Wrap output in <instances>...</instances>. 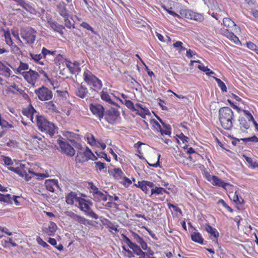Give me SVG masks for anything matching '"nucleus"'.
<instances>
[{
    "label": "nucleus",
    "mask_w": 258,
    "mask_h": 258,
    "mask_svg": "<svg viewBox=\"0 0 258 258\" xmlns=\"http://www.w3.org/2000/svg\"><path fill=\"white\" fill-rule=\"evenodd\" d=\"M234 113L228 107H223L219 110V118L222 126L226 130H230L233 126Z\"/></svg>",
    "instance_id": "obj_1"
},
{
    "label": "nucleus",
    "mask_w": 258,
    "mask_h": 258,
    "mask_svg": "<svg viewBox=\"0 0 258 258\" xmlns=\"http://www.w3.org/2000/svg\"><path fill=\"white\" fill-rule=\"evenodd\" d=\"M36 123L38 129L42 132H45L50 137L55 133L56 126L54 124L47 120L43 115H36Z\"/></svg>",
    "instance_id": "obj_2"
},
{
    "label": "nucleus",
    "mask_w": 258,
    "mask_h": 258,
    "mask_svg": "<svg viewBox=\"0 0 258 258\" xmlns=\"http://www.w3.org/2000/svg\"><path fill=\"white\" fill-rule=\"evenodd\" d=\"M34 92L37 95L39 99L41 101L50 100L53 96L52 91L44 86L36 89Z\"/></svg>",
    "instance_id": "obj_3"
},
{
    "label": "nucleus",
    "mask_w": 258,
    "mask_h": 258,
    "mask_svg": "<svg viewBox=\"0 0 258 258\" xmlns=\"http://www.w3.org/2000/svg\"><path fill=\"white\" fill-rule=\"evenodd\" d=\"M119 112L114 108H111L105 111V119L110 124H114L119 116Z\"/></svg>",
    "instance_id": "obj_4"
},
{
    "label": "nucleus",
    "mask_w": 258,
    "mask_h": 258,
    "mask_svg": "<svg viewBox=\"0 0 258 258\" xmlns=\"http://www.w3.org/2000/svg\"><path fill=\"white\" fill-rule=\"evenodd\" d=\"M57 142L60 147L61 152L62 153L70 157L74 156L75 154V150L70 144L59 139L57 140Z\"/></svg>",
    "instance_id": "obj_5"
},
{
    "label": "nucleus",
    "mask_w": 258,
    "mask_h": 258,
    "mask_svg": "<svg viewBox=\"0 0 258 258\" xmlns=\"http://www.w3.org/2000/svg\"><path fill=\"white\" fill-rule=\"evenodd\" d=\"M36 31L34 29L28 27L21 33L22 37L27 40L28 43H33L36 38Z\"/></svg>",
    "instance_id": "obj_6"
},
{
    "label": "nucleus",
    "mask_w": 258,
    "mask_h": 258,
    "mask_svg": "<svg viewBox=\"0 0 258 258\" xmlns=\"http://www.w3.org/2000/svg\"><path fill=\"white\" fill-rule=\"evenodd\" d=\"M180 15L184 16L187 19L198 22H202L204 20V17L202 14L195 13L189 10H185L181 11Z\"/></svg>",
    "instance_id": "obj_7"
},
{
    "label": "nucleus",
    "mask_w": 258,
    "mask_h": 258,
    "mask_svg": "<svg viewBox=\"0 0 258 258\" xmlns=\"http://www.w3.org/2000/svg\"><path fill=\"white\" fill-rule=\"evenodd\" d=\"M22 75L28 83L34 86L36 80L39 77V75L36 71L30 70L28 72H23Z\"/></svg>",
    "instance_id": "obj_8"
},
{
    "label": "nucleus",
    "mask_w": 258,
    "mask_h": 258,
    "mask_svg": "<svg viewBox=\"0 0 258 258\" xmlns=\"http://www.w3.org/2000/svg\"><path fill=\"white\" fill-rule=\"evenodd\" d=\"M90 109L92 113L97 116L100 120L103 117L105 110L102 105L99 104H90Z\"/></svg>",
    "instance_id": "obj_9"
},
{
    "label": "nucleus",
    "mask_w": 258,
    "mask_h": 258,
    "mask_svg": "<svg viewBox=\"0 0 258 258\" xmlns=\"http://www.w3.org/2000/svg\"><path fill=\"white\" fill-rule=\"evenodd\" d=\"M45 185L46 188L52 192H54L55 191L54 187L59 188V186L58 184V181L56 179H47L45 181Z\"/></svg>",
    "instance_id": "obj_10"
},
{
    "label": "nucleus",
    "mask_w": 258,
    "mask_h": 258,
    "mask_svg": "<svg viewBox=\"0 0 258 258\" xmlns=\"http://www.w3.org/2000/svg\"><path fill=\"white\" fill-rule=\"evenodd\" d=\"M84 80L87 83L88 85H91L93 81L96 80L97 77L93 75L90 71L87 70L84 72Z\"/></svg>",
    "instance_id": "obj_11"
},
{
    "label": "nucleus",
    "mask_w": 258,
    "mask_h": 258,
    "mask_svg": "<svg viewBox=\"0 0 258 258\" xmlns=\"http://www.w3.org/2000/svg\"><path fill=\"white\" fill-rule=\"evenodd\" d=\"M88 93L87 88L82 84L78 87L76 91V95L81 98H85Z\"/></svg>",
    "instance_id": "obj_12"
},
{
    "label": "nucleus",
    "mask_w": 258,
    "mask_h": 258,
    "mask_svg": "<svg viewBox=\"0 0 258 258\" xmlns=\"http://www.w3.org/2000/svg\"><path fill=\"white\" fill-rule=\"evenodd\" d=\"M48 23L50 25L51 28L55 31L57 32L60 34H63L62 29H64V27L62 25L58 24L57 22L52 21H48Z\"/></svg>",
    "instance_id": "obj_13"
},
{
    "label": "nucleus",
    "mask_w": 258,
    "mask_h": 258,
    "mask_svg": "<svg viewBox=\"0 0 258 258\" xmlns=\"http://www.w3.org/2000/svg\"><path fill=\"white\" fill-rule=\"evenodd\" d=\"M205 230L211 236H213L215 238H217L219 236V232L216 230V229L212 227L211 226H210L209 224H206L205 225ZM216 243H218V240L217 239H216Z\"/></svg>",
    "instance_id": "obj_14"
},
{
    "label": "nucleus",
    "mask_w": 258,
    "mask_h": 258,
    "mask_svg": "<svg viewBox=\"0 0 258 258\" xmlns=\"http://www.w3.org/2000/svg\"><path fill=\"white\" fill-rule=\"evenodd\" d=\"M130 248L133 250L135 254L138 255H140V257H145V256L148 255L147 253L144 252L141 249L140 247L136 243H134L133 245L130 246Z\"/></svg>",
    "instance_id": "obj_15"
},
{
    "label": "nucleus",
    "mask_w": 258,
    "mask_h": 258,
    "mask_svg": "<svg viewBox=\"0 0 258 258\" xmlns=\"http://www.w3.org/2000/svg\"><path fill=\"white\" fill-rule=\"evenodd\" d=\"M212 184L216 186L222 187L225 188L226 185H229V183L224 182L221 179L215 175L212 176Z\"/></svg>",
    "instance_id": "obj_16"
},
{
    "label": "nucleus",
    "mask_w": 258,
    "mask_h": 258,
    "mask_svg": "<svg viewBox=\"0 0 258 258\" xmlns=\"http://www.w3.org/2000/svg\"><path fill=\"white\" fill-rule=\"evenodd\" d=\"M57 226L53 222H50L48 228H45L44 231L48 235H53L56 230Z\"/></svg>",
    "instance_id": "obj_17"
},
{
    "label": "nucleus",
    "mask_w": 258,
    "mask_h": 258,
    "mask_svg": "<svg viewBox=\"0 0 258 258\" xmlns=\"http://www.w3.org/2000/svg\"><path fill=\"white\" fill-rule=\"evenodd\" d=\"M84 205L85 209L84 213H85L87 215L95 219L99 218L98 216L92 211L91 207L87 203Z\"/></svg>",
    "instance_id": "obj_18"
},
{
    "label": "nucleus",
    "mask_w": 258,
    "mask_h": 258,
    "mask_svg": "<svg viewBox=\"0 0 258 258\" xmlns=\"http://www.w3.org/2000/svg\"><path fill=\"white\" fill-rule=\"evenodd\" d=\"M191 239L195 242L200 244L204 243V239L199 232H193L191 234Z\"/></svg>",
    "instance_id": "obj_19"
},
{
    "label": "nucleus",
    "mask_w": 258,
    "mask_h": 258,
    "mask_svg": "<svg viewBox=\"0 0 258 258\" xmlns=\"http://www.w3.org/2000/svg\"><path fill=\"white\" fill-rule=\"evenodd\" d=\"M58 12L60 15L63 18L69 16L68 11L67 10L64 3H60L58 6Z\"/></svg>",
    "instance_id": "obj_20"
},
{
    "label": "nucleus",
    "mask_w": 258,
    "mask_h": 258,
    "mask_svg": "<svg viewBox=\"0 0 258 258\" xmlns=\"http://www.w3.org/2000/svg\"><path fill=\"white\" fill-rule=\"evenodd\" d=\"M35 113H36V110L31 104H29L26 108L23 109L22 110L23 114L28 117H29L31 114H34Z\"/></svg>",
    "instance_id": "obj_21"
},
{
    "label": "nucleus",
    "mask_w": 258,
    "mask_h": 258,
    "mask_svg": "<svg viewBox=\"0 0 258 258\" xmlns=\"http://www.w3.org/2000/svg\"><path fill=\"white\" fill-rule=\"evenodd\" d=\"M101 98L102 100L105 101L106 102L109 103V104H113L114 105H116L117 107H119L118 104L114 102H113L110 98V96L109 94L103 91L101 92Z\"/></svg>",
    "instance_id": "obj_22"
},
{
    "label": "nucleus",
    "mask_w": 258,
    "mask_h": 258,
    "mask_svg": "<svg viewBox=\"0 0 258 258\" xmlns=\"http://www.w3.org/2000/svg\"><path fill=\"white\" fill-rule=\"evenodd\" d=\"M0 202H3L8 204H13L10 194L3 195L0 193Z\"/></svg>",
    "instance_id": "obj_23"
},
{
    "label": "nucleus",
    "mask_w": 258,
    "mask_h": 258,
    "mask_svg": "<svg viewBox=\"0 0 258 258\" xmlns=\"http://www.w3.org/2000/svg\"><path fill=\"white\" fill-rule=\"evenodd\" d=\"M77 194L75 192L71 191L66 197V202L69 205H73L74 202Z\"/></svg>",
    "instance_id": "obj_24"
},
{
    "label": "nucleus",
    "mask_w": 258,
    "mask_h": 258,
    "mask_svg": "<svg viewBox=\"0 0 258 258\" xmlns=\"http://www.w3.org/2000/svg\"><path fill=\"white\" fill-rule=\"evenodd\" d=\"M161 124L165 128L164 130L162 128L161 135L162 136L164 135H170L171 130V126L169 124L166 123L164 121H163Z\"/></svg>",
    "instance_id": "obj_25"
},
{
    "label": "nucleus",
    "mask_w": 258,
    "mask_h": 258,
    "mask_svg": "<svg viewBox=\"0 0 258 258\" xmlns=\"http://www.w3.org/2000/svg\"><path fill=\"white\" fill-rule=\"evenodd\" d=\"M93 200L96 202H99L101 200L106 201L107 200V196L100 191L93 197Z\"/></svg>",
    "instance_id": "obj_26"
},
{
    "label": "nucleus",
    "mask_w": 258,
    "mask_h": 258,
    "mask_svg": "<svg viewBox=\"0 0 258 258\" xmlns=\"http://www.w3.org/2000/svg\"><path fill=\"white\" fill-rule=\"evenodd\" d=\"M197 68L200 70L205 72L206 74L209 76H211L212 75L215 74L213 71H211L207 67H205L203 64H199Z\"/></svg>",
    "instance_id": "obj_27"
},
{
    "label": "nucleus",
    "mask_w": 258,
    "mask_h": 258,
    "mask_svg": "<svg viewBox=\"0 0 258 258\" xmlns=\"http://www.w3.org/2000/svg\"><path fill=\"white\" fill-rule=\"evenodd\" d=\"M223 23L224 25L227 28H230L234 26H236V25L234 23V22L232 20L228 18H224L223 20Z\"/></svg>",
    "instance_id": "obj_28"
},
{
    "label": "nucleus",
    "mask_w": 258,
    "mask_h": 258,
    "mask_svg": "<svg viewBox=\"0 0 258 258\" xmlns=\"http://www.w3.org/2000/svg\"><path fill=\"white\" fill-rule=\"evenodd\" d=\"M76 160L78 161L80 163L87 161V158L85 157V155L83 152H78L77 155L76 157Z\"/></svg>",
    "instance_id": "obj_29"
},
{
    "label": "nucleus",
    "mask_w": 258,
    "mask_h": 258,
    "mask_svg": "<svg viewBox=\"0 0 258 258\" xmlns=\"http://www.w3.org/2000/svg\"><path fill=\"white\" fill-rule=\"evenodd\" d=\"M4 36L6 39V42L9 45H12L13 44L12 39L11 37V34L9 31H6L4 30Z\"/></svg>",
    "instance_id": "obj_30"
},
{
    "label": "nucleus",
    "mask_w": 258,
    "mask_h": 258,
    "mask_svg": "<svg viewBox=\"0 0 258 258\" xmlns=\"http://www.w3.org/2000/svg\"><path fill=\"white\" fill-rule=\"evenodd\" d=\"M9 169L19 174L21 177H23L24 174H26V171H21L19 166L17 167H9Z\"/></svg>",
    "instance_id": "obj_31"
},
{
    "label": "nucleus",
    "mask_w": 258,
    "mask_h": 258,
    "mask_svg": "<svg viewBox=\"0 0 258 258\" xmlns=\"http://www.w3.org/2000/svg\"><path fill=\"white\" fill-rule=\"evenodd\" d=\"M123 174V172L119 168H114L113 169V176L117 179H120Z\"/></svg>",
    "instance_id": "obj_32"
},
{
    "label": "nucleus",
    "mask_w": 258,
    "mask_h": 258,
    "mask_svg": "<svg viewBox=\"0 0 258 258\" xmlns=\"http://www.w3.org/2000/svg\"><path fill=\"white\" fill-rule=\"evenodd\" d=\"M238 121H239V123L241 125V126H242L244 128L247 130L249 128L250 125L248 123V122L244 117H239Z\"/></svg>",
    "instance_id": "obj_33"
},
{
    "label": "nucleus",
    "mask_w": 258,
    "mask_h": 258,
    "mask_svg": "<svg viewBox=\"0 0 258 258\" xmlns=\"http://www.w3.org/2000/svg\"><path fill=\"white\" fill-rule=\"evenodd\" d=\"M151 123L153 126L161 134L162 127L159 123L155 119H151Z\"/></svg>",
    "instance_id": "obj_34"
},
{
    "label": "nucleus",
    "mask_w": 258,
    "mask_h": 258,
    "mask_svg": "<svg viewBox=\"0 0 258 258\" xmlns=\"http://www.w3.org/2000/svg\"><path fill=\"white\" fill-rule=\"evenodd\" d=\"M120 101L122 102V103H124L125 105V106L130 109L133 111L136 110V109L135 108L134 104L132 101L125 100L124 102L121 100H120Z\"/></svg>",
    "instance_id": "obj_35"
},
{
    "label": "nucleus",
    "mask_w": 258,
    "mask_h": 258,
    "mask_svg": "<svg viewBox=\"0 0 258 258\" xmlns=\"http://www.w3.org/2000/svg\"><path fill=\"white\" fill-rule=\"evenodd\" d=\"M11 46V51L16 55H20L22 54V51L20 48L16 45H10Z\"/></svg>",
    "instance_id": "obj_36"
},
{
    "label": "nucleus",
    "mask_w": 258,
    "mask_h": 258,
    "mask_svg": "<svg viewBox=\"0 0 258 258\" xmlns=\"http://www.w3.org/2000/svg\"><path fill=\"white\" fill-rule=\"evenodd\" d=\"M91 85H92L94 87L96 88L97 89L100 90L102 87V83L101 80H100L98 78H97L96 80H94L93 81V83H91Z\"/></svg>",
    "instance_id": "obj_37"
},
{
    "label": "nucleus",
    "mask_w": 258,
    "mask_h": 258,
    "mask_svg": "<svg viewBox=\"0 0 258 258\" xmlns=\"http://www.w3.org/2000/svg\"><path fill=\"white\" fill-rule=\"evenodd\" d=\"M162 187H159L157 186H156L155 188H152L151 190V195L150 196L151 197L153 195H162Z\"/></svg>",
    "instance_id": "obj_38"
},
{
    "label": "nucleus",
    "mask_w": 258,
    "mask_h": 258,
    "mask_svg": "<svg viewBox=\"0 0 258 258\" xmlns=\"http://www.w3.org/2000/svg\"><path fill=\"white\" fill-rule=\"evenodd\" d=\"M81 26L82 27H84V28H85V29H87L88 30L91 31L93 33L96 34V32L94 31V30L93 29V28L89 24H88L87 22H83L81 24Z\"/></svg>",
    "instance_id": "obj_39"
},
{
    "label": "nucleus",
    "mask_w": 258,
    "mask_h": 258,
    "mask_svg": "<svg viewBox=\"0 0 258 258\" xmlns=\"http://www.w3.org/2000/svg\"><path fill=\"white\" fill-rule=\"evenodd\" d=\"M29 55L31 58L37 62H39V61L42 58V55L41 54H34L32 53H30Z\"/></svg>",
    "instance_id": "obj_40"
},
{
    "label": "nucleus",
    "mask_w": 258,
    "mask_h": 258,
    "mask_svg": "<svg viewBox=\"0 0 258 258\" xmlns=\"http://www.w3.org/2000/svg\"><path fill=\"white\" fill-rule=\"evenodd\" d=\"M28 69V64L22 62H20L19 67L17 69V72L20 73L22 70H26Z\"/></svg>",
    "instance_id": "obj_41"
},
{
    "label": "nucleus",
    "mask_w": 258,
    "mask_h": 258,
    "mask_svg": "<svg viewBox=\"0 0 258 258\" xmlns=\"http://www.w3.org/2000/svg\"><path fill=\"white\" fill-rule=\"evenodd\" d=\"M218 203L221 204L222 206L227 209V210L229 211L230 212L232 213L233 212V209L229 206H228L227 204L225 202V201L223 200H219L218 201Z\"/></svg>",
    "instance_id": "obj_42"
},
{
    "label": "nucleus",
    "mask_w": 258,
    "mask_h": 258,
    "mask_svg": "<svg viewBox=\"0 0 258 258\" xmlns=\"http://www.w3.org/2000/svg\"><path fill=\"white\" fill-rule=\"evenodd\" d=\"M91 137H87L88 143L91 146L95 145L96 144V140L94 136L92 135H90Z\"/></svg>",
    "instance_id": "obj_43"
},
{
    "label": "nucleus",
    "mask_w": 258,
    "mask_h": 258,
    "mask_svg": "<svg viewBox=\"0 0 258 258\" xmlns=\"http://www.w3.org/2000/svg\"><path fill=\"white\" fill-rule=\"evenodd\" d=\"M36 240L38 243L42 245L43 247L47 248L49 247V245L45 241H44L40 237H37Z\"/></svg>",
    "instance_id": "obj_44"
},
{
    "label": "nucleus",
    "mask_w": 258,
    "mask_h": 258,
    "mask_svg": "<svg viewBox=\"0 0 258 258\" xmlns=\"http://www.w3.org/2000/svg\"><path fill=\"white\" fill-rule=\"evenodd\" d=\"M3 161L5 164L7 165H12L13 164V162L11 158L9 157L3 156Z\"/></svg>",
    "instance_id": "obj_45"
},
{
    "label": "nucleus",
    "mask_w": 258,
    "mask_h": 258,
    "mask_svg": "<svg viewBox=\"0 0 258 258\" xmlns=\"http://www.w3.org/2000/svg\"><path fill=\"white\" fill-rule=\"evenodd\" d=\"M242 111L244 114L247 116L248 121H251L254 119L253 116L248 110H243Z\"/></svg>",
    "instance_id": "obj_46"
},
{
    "label": "nucleus",
    "mask_w": 258,
    "mask_h": 258,
    "mask_svg": "<svg viewBox=\"0 0 258 258\" xmlns=\"http://www.w3.org/2000/svg\"><path fill=\"white\" fill-rule=\"evenodd\" d=\"M90 185V188L93 190V196L94 197L100 191L98 190V188L95 186L92 182L89 183Z\"/></svg>",
    "instance_id": "obj_47"
},
{
    "label": "nucleus",
    "mask_w": 258,
    "mask_h": 258,
    "mask_svg": "<svg viewBox=\"0 0 258 258\" xmlns=\"http://www.w3.org/2000/svg\"><path fill=\"white\" fill-rule=\"evenodd\" d=\"M123 241L125 243H126L129 247L133 245L134 243L126 235L124 234L121 235Z\"/></svg>",
    "instance_id": "obj_48"
},
{
    "label": "nucleus",
    "mask_w": 258,
    "mask_h": 258,
    "mask_svg": "<svg viewBox=\"0 0 258 258\" xmlns=\"http://www.w3.org/2000/svg\"><path fill=\"white\" fill-rule=\"evenodd\" d=\"M0 125L2 126L3 128H6L9 125V122L3 119L1 117V115L0 114Z\"/></svg>",
    "instance_id": "obj_49"
},
{
    "label": "nucleus",
    "mask_w": 258,
    "mask_h": 258,
    "mask_svg": "<svg viewBox=\"0 0 258 258\" xmlns=\"http://www.w3.org/2000/svg\"><path fill=\"white\" fill-rule=\"evenodd\" d=\"M55 51H51L50 50H47L46 48L43 47L42 49V55L44 57H45L46 55L47 54H54Z\"/></svg>",
    "instance_id": "obj_50"
},
{
    "label": "nucleus",
    "mask_w": 258,
    "mask_h": 258,
    "mask_svg": "<svg viewBox=\"0 0 258 258\" xmlns=\"http://www.w3.org/2000/svg\"><path fill=\"white\" fill-rule=\"evenodd\" d=\"M132 235L134 239L139 243L143 239L142 237L135 232H133Z\"/></svg>",
    "instance_id": "obj_51"
},
{
    "label": "nucleus",
    "mask_w": 258,
    "mask_h": 258,
    "mask_svg": "<svg viewBox=\"0 0 258 258\" xmlns=\"http://www.w3.org/2000/svg\"><path fill=\"white\" fill-rule=\"evenodd\" d=\"M49 109H51L54 112H56V107L55 105L53 103L52 101H49L47 103Z\"/></svg>",
    "instance_id": "obj_52"
},
{
    "label": "nucleus",
    "mask_w": 258,
    "mask_h": 258,
    "mask_svg": "<svg viewBox=\"0 0 258 258\" xmlns=\"http://www.w3.org/2000/svg\"><path fill=\"white\" fill-rule=\"evenodd\" d=\"M94 164L99 168V170H101L105 167V164L100 161L95 162Z\"/></svg>",
    "instance_id": "obj_53"
},
{
    "label": "nucleus",
    "mask_w": 258,
    "mask_h": 258,
    "mask_svg": "<svg viewBox=\"0 0 258 258\" xmlns=\"http://www.w3.org/2000/svg\"><path fill=\"white\" fill-rule=\"evenodd\" d=\"M244 4L248 7L254 6L256 3V0H244Z\"/></svg>",
    "instance_id": "obj_54"
},
{
    "label": "nucleus",
    "mask_w": 258,
    "mask_h": 258,
    "mask_svg": "<svg viewBox=\"0 0 258 258\" xmlns=\"http://www.w3.org/2000/svg\"><path fill=\"white\" fill-rule=\"evenodd\" d=\"M223 34L226 36L228 38H229V39L232 37V36L234 34V33L232 32H230L227 29H226L225 30L223 31Z\"/></svg>",
    "instance_id": "obj_55"
},
{
    "label": "nucleus",
    "mask_w": 258,
    "mask_h": 258,
    "mask_svg": "<svg viewBox=\"0 0 258 258\" xmlns=\"http://www.w3.org/2000/svg\"><path fill=\"white\" fill-rule=\"evenodd\" d=\"M122 249L124 251H126L127 253V254L126 255L128 257H134L135 256L133 254V252L129 250L128 249H126L125 246H122Z\"/></svg>",
    "instance_id": "obj_56"
},
{
    "label": "nucleus",
    "mask_w": 258,
    "mask_h": 258,
    "mask_svg": "<svg viewBox=\"0 0 258 258\" xmlns=\"http://www.w3.org/2000/svg\"><path fill=\"white\" fill-rule=\"evenodd\" d=\"M71 141L73 145L75 146L76 149H78L79 150H82L83 149V147L80 143L77 142L75 140H71Z\"/></svg>",
    "instance_id": "obj_57"
},
{
    "label": "nucleus",
    "mask_w": 258,
    "mask_h": 258,
    "mask_svg": "<svg viewBox=\"0 0 258 258\" xmlns=\"http://www.w3.org/2000/svg\"><path fill=\"white\" fill-rule=\"evenodd\" d=\"M178 137L182 141L183 143L188 142L189 140L187 137L184 136L182 133H181L179 136H178Z\"/></svg>",
    "instance_id": "obj_58"
},
{
    "label": "nucleus",
    "mask_w": 258,
    "mask_h": 258,
    "mask_svg": "<svg viewBox=\"0 0 258 258\" xmlns=\"http://www.w3.org/2000/svg\"><path fill=\"white\" fill-rule=\"evenodd\" d=\"M98 156L103 158L107 162L110 161V158L107 157V154L105 152H101L99 154H97Z\"/></svg>",
    "instance_id": "obj_59"
},
{
    "label": "nucleus",
    "mask_w": 258,
    "mask_h": 258,
    "mask_svg": "<svg viewBox=\"0 0 258 258\" xmlns=\"http://www.w3.org/2000/svg\"><path fill=\"white\" fill-rule=\"evenodd\" d=\"M2 71H3L5 73V76L7 77H9L11 75V71L8 67H5V68H2Z\"/></svg>",
    "instance_id": "obj_60"
},
{
    "label": "nucleus",
    "mask_w": 258,
    "mask_h": 258,
    "mask_svg": "<svg viewBox=\"0 0 258 258\" xmlns=\"http://www.w3.org/2000/svg\"><path fill=\"white\" fill-rule=\"evenodd\" d=\"M71 62L70 60H67V62H66V66L69 69V70L70 71L71 73L74 74V68L71 66Z\"/></svg>",
    "instance_id": "obj_61"
},
{
    "label": "nucleus",
    "mask_w": 258,
    "mask_h": 258,
    "mask_svg": "<svg viewBox=\"0 0 258 258\" xmlns=\"http://www.w3.org/2000/svg\"><path fill=\"white\" fill-rule=\"evenodd\" d=\"M247 46L248 48L252 50L256 49V46L253 43L251 42H247Z\"/></svg>",
    "instance_id": "obj_62"
},
{
    "label": "nucleus",
    "mask_w": 258,
    "mask_h": 258,
    "mask_svg": "<svg viewBox=\"0 0 258 258\" xmlns=\"http://www.w3.org/2000/svg\"><path fill=\"white\" fill-rule=\"evenodd\" d=\"M69 16H68L67 18H64V21L65 22V26L68 28H71V22L69 20Z\"/></svg>",
    "instance_id": "obj_63"
},
{
    "label": "nucleus",
    "mask_w": 258,
    "mask_h": 258,
    "mask_svg": "<svg viewBox=\"0 0 258 258\" xmlns=\"http://www.w3.org/2000/svg\"><path fill=\"white\" fill-rule=\"evenodd\" d=\"M230 40L233 41L236 44L240 43V42L238 38L234 34L233 35L232 37H231L230 39Z\"/></svg>",
    "instance_id": "obj_64"
}]
</instances>
